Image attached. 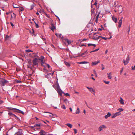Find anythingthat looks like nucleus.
<instances>
[{
	"mask_svg": "<svg viewBox=\"0 0 135 135\" xmlns=\"http://www.w3.org/2000/svg\"><path fill=\"white\" fill-rule=\"evenodd\" d=\"M121 114V113L119 112H116L112 115L111 118H114L118 116Z\"/></svg>",
	"mask_w": 135,
	"mask_h": 135,
	"instance_id": "obj_6",
	"label": "nucleus"
},
{
	"mask_svg": "<svg viewBox=\"0 0 135 135\" xmlns=\"http://www.w3.org/2000/svg\"><path fill=\"white\" fill-rule=\"evenodd\" d=\"M106 128V127L104 125H101L99 128V131L100 132L103 129Z\"/></svg>",
	"mask_w": 135,
	"mask_h": 135,
	"instance_id": "obj_7",
	"label": "nucleus"
},
{
	"mask_svg": "<svg viewBox=\"0 0 135 135\" xmlns=\"http://www.w3.org/2000/svg\"><path fill=\"white\" fill-rule=\"evenodd\" d=\"M14 135H23L21 131H19L15 133Z\"/></svg>",
	"mask_w": 135,
	"mask_h": 135,
	"instance_id": "obj_11",
	"label": "nucleus"
},
{
	"mask_svg": "<svg viewBox=\"0 0 135 135\" xmlns=\"http://www.w3.org/2000/svg\"><path fill=\"white\" fill-rule=\"evenodd\" d=\"M123 68H122V69L121 70H120V74H121L122 73V72L123 71Z\"/></svg>",
	"mask_w": 135,
	"mask_h": 135,
	"instance_id": "obj_52",
	"label": "nucleus"
},
{
	"mask_svg": "<svg viewBox=\"0 0 135 135\" xmlns=\"http://www.w3.org/2000/svg\"><path fill=\"white\" fill-rule=\"evenodd\" d=\"M64 102L66 104L68 103H69V102L68 100L67 99H65L64 100Z\"/></svg>",
	"mask_w": 135,
	"mask_h": 135,
	"instance_id": "obj_34",
	"label": "nucleus"
},
{
	"mask_svg": "<svg viewBox=\"0 0 135 135\" xmlns=\"http://www.w3.org/2000/svg\"><path fill=\"white\" fill-rule=\"evenodd\" d=\"M107 74L108 75V77L109 79H112V77L111 76V73L110 72L109 73H107Z\"/></svg>",
	"mask_w": 135,
	"mask_h": 135,
	"instance_id": "obj_17",
	"label": "nucleus"
},
{
	"mask_svg": "<svg viewBox=\"0 0 135 135\" xmlns=\"http://www.w3.org/2000/svg\"><path fill=\"white\" fill-rule=\"evenodd\" d=\"M111 115V114L110 112H108L107 115L105 116V118L107 119Z\"/></svg>",
	"mask_w": 135,
	"mask_h": 135,
	"instance_id": "obj_16",
	"label": "nucleus"
},
{
	"mask_svg": "<svg viewBox=\"0 0 135 135\" xmlns=\"http://www.w3.org/2000/svg\"><path fill=\"white\" fill-rule=\"evenodd\" d=\"M86 40V39L85 38H84V39H83V41H85Z\"/></svg>",
	"mask_w": 135,
	"mask_h": 135,
	"instance_id": "obj_63",
	"label": "nucleus"
},
{
	"mask_svg": "<svg viewBox=\"0 0 135 135\" xmlns=\"http://www.w3.org/2000/svg\"><path fill=\"white\" fill-rule=\"evenodd\" d=\"M103 81L105 83V84H109L110 83L109 81H107L105 80H104Z\"/></svg>",
	"mask_w": 135,
	"mask_h": 135,
	"instance_id": "obj_40",
	"label": "nucleus"
},
{
	"mask_svg": "<svg viewBox=\"0 0 135 135\" xmlns=\"http://www.w3.org/2000/svg\"><path fill=\"white\" fill-rule=\"evenodd\" d=\"M8 115H9L11 116L12 117H17L15 115L13 114L12 112H9L8 113Z\"/></svg>",
	"mask_w": 135,
	"mask_h": 135,
	"instance_id": "obj_18",
	"label": "nucleus"
},
{
	"mask_svg": "<svg viewBox=\"0 0 135 135\" xmlns=\"http://www.w3.org/2000/svg\"><path fill=\"white\" fill-rule=\"evenodd\" d=\"M16 15L14 13H13L11 14V20H14L16 18Z\"/></svg>",
	"mask_w": 135,
	"mask_h": 135,
	"instance_id": "obj_9",
	"label": "nucleus"
},
{
	"mask_svg": "<svg viewBox=\"0 0 135 135\" xmlns=\"http://www.w3.org/2000/svg\"><path fill=\"white\" fill-rule=\"evenodd\" d=\"M88 63V62L87 61H82L81 62H77V63L79 64H86Z\"/></svg>",
	"mask_w": 135,
	"mask_h": 135,
	"instance_id": "obj_19",
	"label": "nucleus"
},
{
	"mask_svg": "<svg viewBox=\"0 0 135 135\" xmlns=\"http://www.w3.org/2000/svg\"><path fill=\"white\" fill-rule=\"evenodd\" d=\"M10 24H11V25L12 26V27H13L14 26V24L11 22H10Z\"/></svg>",
	"mask_w": 135,
	"mask_h": 135,
	"instance_id": "obj_54",
	"label": "nucleus"
},
{
	"mask_svg": "<svg viewBox=\"0 0 135 135\" xmlns=\"http://www.w3.org/2000/svg\"><path fill=\"white\" fill-rule=\"evenodd\" d=\"M56 29V27L53 25H52L50 28V29L52 31H53V30Z\"/></svg>",
	"mask_w": 135,
	"mask_h": 135,
	"instance_id": "obj_31",
	"label": "nucleus"
},
{
	"mask_svg": "<svg viewBox=\"0 0 135 135\" xmlns=\"http://www.w3.org/2000/svg\"><path fill=\"white\" fill-rule=\"evenodd\" d=\"M40 126V124H36L34 126V127H37V128L38 129L40 128L39 127Z\"/></svg>",
	"mask_w": 135,
	"mask_h": 135,
	"instance_id": "obj_28",
	"label": "nucleus"
},
{
	"mask_svg": "<svg viewBox=\"0 0 135 135\" xmlns=\"http://www.w3.org/2000/svg\"><path fill=\"white\" fill-rule=\"evenodd\" d=\"M54 74V73L52 72L51 73H47V75H46L45 76L46 78H49V75H51V76H52Z\"/></svg>",
	"mask_w": 135,
	"mask_h": 135,
	"instance_id": "obj_14",
	"label": "nucleus"
},
{
	"mask_svg": "<svg viewBox=\"0 0 135 135\" xmlns=\"http://www.w3.org/2000/svg\"><path fill=\"white\" fill-rule=\"evenodd\" d=\"M83 112H84V113L85 114H86V111H85V110H84Z\"/></svg>",
	"mask_w": 135,
	"mask_h": 135,
	"instance_id": "obj_61",
	"label": "nucleus"
},
{
	"mask_svg": "<svg viewBox=\"0 0 135 135\" xmlns=\"http://www.w3.org/2000/svg\"><path fill=\"white\" fill-rule=\"evenodd\" d=\"M122 20H120L118 22V27H119L120 28L121 27V26L122 24Z\"/></svg>",
	"mask_w": 135,
	"mask_h": 135,
	"instance_id": "obj_20",
	"label": "nucleus"
},
{
	"mask_svg": "<svg viewBox=\"0 0 135 135\" xmlns=\"http://www.w3.org/2000/svg\"><path fill=\"white\" fill-rule=\"evenodd\" d=\"M91 78L94 80H95V79L93 77H91Z\"/></svg>",
	"mask_w": 135,
	"mask_h": 135,
	"instance_id": "obj_62",
	"label": "nucleus"
},
{
	"mask_svg": "<svg viewBox=\"0 0 135 135\" xmlns=\"http://www.w3.org/2000/svg\"><path fill=\"white\" fill-rule=\"evenodd\" d=\"M117 110L120 112L123 111L124 109L123 108H119L117 109Z\"/></svg>",
	"mask_w": 135,
	"mask_h": 135,
	"instance_id": "obj_35",
	"label": "nucleus"
},
{
	"mask_svg": "<svg viewBox=\"0 0 135 135\" xmlns=\"http://www.w3.org/2000/svg\"><path fill=\"white\" fill-rule=\"evenodd\" d=\"M88 46H93L94 47H95L96 46V45L93 44H88Z\"/></svg>",
	"mask_w": 135,
	"mask_h": 135,
	"instance_id": "obj_29",
	"label": "nucleus"
},
{
	"mask_svg": "<svg viewBox=\"0 0 135 135\" xmlns=\"http://www.w3.org/2000/svg\"><path fill=\"white\" fill-rule=\"evenodd\" d=\"M9 37V36L8 35H6V36L5 37V40H8V38Z\"/></svg>",
	"mask_w": 135,
	"mask_h": 135,
	"instance_id": "obj_41",
	"label": "nucleus"
},
{
	"mask_svg": "<svg viewBox=\"0 0 135 135\" xmlns=\"http://www.w3.org/2000/svg\"><path fill=\"white\" fill-rule=\"evenodd\" d=\"M36 14L37 15H38L39 14V13L38 12L36 13Z\"/></svg>",
	"mask_w": 135,
	"mask_h": 135,
	"instance_id": "obj_64",
	"label": "nucleus"
},
{
	"mask_svg": "<svg viewBox=\"0 0 135 135\" xmlns=\"http://www.w3.org/2000/svg\"><path fill=\"white\" fill-rule=\"evenodd\" d=\"M56 89L58 92L60 96H62V93H63L64 92L60 89L59 84L57 85Z\"/></svg>",
	"mask_w": 135,
	"mask_h": 135,
	"instance_id": "obj_4",
	"label": "nucleus"
},
{
	"mask_svg": "<svg viewBox=\"0 0 135 135\" xmlns=\"http://www.w3.org/2000/svg\"><path fill=\"white\" fill-rule=\"evenodd\" d=\"M111 38H112V36H111L110 37H109V38H106V37H102V39H104L105 40H106L108 39H110Z\"/></svg>",
	"mask_w": 135,
	"mask_h": 135,
	"instance_id": "obj_33",
	"label": "nucleus"
},
{
	"mask_svg": "<svg viewBox=\"0 0 135 135\" xmlns=\"http://www.w3.org/2000/svg\"><path fill=\"white\" fill-rule=\"evenodd\" d=\"M61 108L64 109H65L66 108V107L64 105H62L61 106Z\"/></svg>",
	"mask_w": 135,
	"mask_h": 135,
	"instance_id": "obj_45",
	"label": "nucleus"
},
{
	"mask_svg": "<svg viewBox=\"0 0 135 135\" xmlns=\"http://www.w3.org/2000/svg\"><path fill=\"white\" fill-rule=\"evenodd\" d=\"M120 99L119 101V102H120V103L121 104H122L123 105L124 104V100L121 97H120Z\"/></svg>",
	"mask_w": 135,
	"mask_h": 135,
	"instance_id": "obj_15",
	"label": "nucleus"
},
{
	"mask_svg": "<svg viewBox=\"0 0 135 135\" xmlns=\"http://www.w3.org/2000/svg\"><path fill=\"white\" fill-rule=\"evenodd\" d=\"M63 93L66 96H70V95L68 93H65L64 92Z\"/></svg>",
	"mask_w": 135,
	"mask_h": 135,
	"instance_id": "obj_39",
	"label": "nucleus"
},
{
	"mask_svg": "<svg viewBox=\"0 0 135 135\" xmlns=\"http://www.w3.org/2000/svg\"><path fill=\"white\" fill-rule=\"evenodd\" d=\"M132 70H135V65L134 66H132Z\"/></svg>",
	"mask_w": 135,
	"mask_h": 135,
	"instance_id": "obj_43",
	"label": "nucleus"
},
{
	"mask_svg": "<svg viewBox=\"0 0 135 135\" xmlns=\"http://www.w3.org/2000/svg\"><path fill=\"white\" fill-rule=\"evenodd\" d=\"M86 87L91 93L93 92L94 93L95 92V90L92 88H89L88 86H86Z\"/></svg>",
	"mask_w": 135,
	"mask_h": 135,
	"instance_id": "obj_10",
	"label": "nucleus"
},
{
	"mask_svg": "<svg viewBox=\"0 0 135 135\" xmlns=\"http://www.w3.org/2000/svg\"><path fill=\"white\" fill-rule=\"evenodd\" d=\"M13 6L14 8H18L20 6H19L14 3L13 4Z\"/></svg>",
	"mask_w": 135,
	"mask_h": 135,
	"instance_id": "obj_23",
	"label": "nucleus"
},
{
	"mask_svg": "<svg viewBox=\"0 0 135 135\" xmlns=\"http://www.w3.org/2000/svg\"><path fill=\"white\" fill-rule=\"evenodd\" d=\"M41 60V65L42 66H44L45 68L47 67L49 69V70L50 71L52 70V69L50 67L49 65L48 64H46V63L43 62V60H41V59H38L37 58L34 59L32 61L33 65V67L34 68H36L38 66V64L37 63V60Z\"/></svg>",
	"mask_w": 135,
	"mask_h": 135,
	"instance_id": "obj_1",
	"label": "nucleus"
},
{
	"mask_svg": "<svg viewBox=\"0 0 135 135\" xmlns=\"http://www.w3.org/2000/svg\"><path fill=\"white\" fill-rule=\"evenodd\" d=\"M94 74H96V71H95V70H94Z\"/></svg>",
	"mask_w": 135,
	"mask_h": 135,
	"instance_id": "obj_59",
	"label": "nucleus"
},
{
	"mask_svg": "<svg viewBox=\"0 0 135 135\" xmlns=\"http://www.w3.org/2000/svg\"><path fill=\"white\" fill-rule=\"evenodd\" d=\"M130 60V58L129 57V55H128L126 58V60H125L123 59V62L124 63V65H126L129 63Z\"/></svg>",
	"mask_w": 135,
	"mask_h": 135,
	"instance_id": "obj_5",
	"label": "nucleus"
},
{
	"mask_svg": "<svg viewBox=\"0 0 135 135\" xmlns=\"http://www.w3.org/2000/svg\"><path fill=\"white\" fill-rule=\"evenodd\" d=\"M46 16L48 18H50V16L48 15H47L46 14Z\"/></svg>",
	"mask_w": 135,
	"mask_h": 135,
	"instance_id": "obj_58",
	"label": "nucleus"
},
{
	"mask_svg": "<svg viewBox=\"0 0 135 135\" xmlns=\"http://www.w3.org/2000/svg\"><path fill=\"white\" fill-rule=\"evenodd\" d=\"M85 53L84 52V53H82L81 54L80 56H83V55H85Z\"/></svg>",
	"mask_w": 135,
	"mask_h": 135,
	"instance_id": "obj_50",
	"label": "nucleus"
},
{
	"mask_svg": "<svg viewBox=\"0 0 135 135\" xmlns=\"http://www.w3.org/2000/svg\"><path fill=\"white\" fill-rule=\"evenodd\" d=\"M34 7V5L33 4L31 6V10Z\"/></svg>",
	"mask_w": 135,
	"mask_h": 135,
	"instance_id": "obj_47",
	"label": "nucleus"
},
{
	"mask_svg": "<svg viewBox=\"0 0 135 135\" xmlns=\"http://www.w3.org/2000/svg\"><path fill=\"white\" fill-rule=\"evenodd\" d=\"M64 63L67 66L69 67L70 66V65L69 62L66 61H64Z\"/></svg>",
	"mask_w": 135,
	"mask_h": 135,
	"instance_id": "obj_26",
	"label": "nucleus"
},
{
	"mask_svg": "<svg viewBox=\"0 0 135 135\" xmlns=\"http://www.w3.org/2000/svg\"><path fill=\"white\" fill-rule=\"evenodd\" d=\"M26 52H32V51L31 50H29V49L27 50H26Z\"/></svg>",
	"mask_w": 135,
	"mask_h": 135,
	"instance_id": "obj_42",
	"label": "nucleus"
},
{
	"mask_svg": "<svg viewBox=\"0 0 135 135\" xmlns=\"http://www.w3.org/2000/svg\"><path fill=\"white\" fill-rule=\"evenodd\" d=\"M40 135H45V132L44 131L41 130L40 132Z\"/></svg>",
	"mask_w": 135,
	"mask_h": 135,
	"instance_id": "obj_21",
	"label": "nucleus"
},
{
	"mask_svg": "<svg viewBox=\"0 0 135 135\" xmlns=\"http://www.w3.org/2000/svg\"><path fill=\"white\" fill-rule=\"evenodd\" d=\"M102 36H98V37H97V38H98V40L99 38H100V37H101L102 38Z\"/></svg>",
	"mask_w": 135,
	"mask_h": 135,
	"instance_id": "obj_60",
	"label": "nucleus"
},
{
	"mask_svg": "<svg viewBox=\"0 0 135 135\" xmlns=\"http://www.w3.org/2000/svg\"><path fill=\"white\" fill-rule=\"evenodd\" d=\"M9 109L10 110H12L14 112H17L20 113H21L23 114H24V112H23L19 110L18 109H17L15 108H9Z\"/></svg>",
	"mask_w": 135,
	"mask_h": 135,
	"instance_id": "obj_2",
	"label": "nucleus"
},
{
	"mask_svg": "<svg viewBox=\"0 0 135 135\" xmlns=\"http://www.w3.org/2000/svg\"><path fill=\"white\" fill-rule=\"evenodd\" d=\"M59 37L61 38H63V36H62L61 34H59Z\"/></svg>",
	"mask_w": 135,
	"mask_h": 135,
	"instance_id": "obj_46",
	"label": "nucleus"
},
{
	"mask_svg": "<svg viewBox=\"0 0 135 135\" xmlns=\"http://www.w3.org/2000/svg\"><path fill=\"white\" fill-rule=\"evenodd\" d=\"M55 35L57 36V37H59V34L57 33H55Z\"/></svg>",
	"mask_w": 135,
	"mask_h": 135,
	"instance_id": "obj_53",
	"label": "nucleus"
},
{
	"mask_svg": "<svg viewBox=\"0 0 135 135\" xmlns=\"http://www.w3.org/2000/svg\"><path fill=\"white\" fill-rule=\"evenodd\" d=\"M69 109L70 111H71V112L72 111V109L71 108H70V107L69 108Z\"/></svg>",
	"mask_w": 135,
	"mask_h": 135,
	"instance_id": "obj_55",
	"label": "nucleus"
},
{
	"mask_svg": "<svg viewBox=\"0 0 135 135\" xmlns=\"http://www.w3.org/2000/svg\"><path fill=\"white\" fill-rule=\"evenodd\" d=\"M65 40L67 42L69 45L71 43V42L67 38H65Z\"/></svg>",
	"mask_w": 135,
	"mask_h": 135,
	"instance_id": "obj_25",
	"label": "nucleus"
},
{
	"mask_svg": "<svg viewBox=\"0 0 135 135\" xmlns=\"http://www.w3.org/2000/svg\"><path fill=\"white\" fill-rule=\"evenodd\" d=\"M66 125L70 128H71L72 127V125L70 123H67Z\"/></svg>",
	"mask_w": 135,
	"mask_h": 135,
	"instance_id": "obj_32",
	"label": "nucleus"
},
{
	"mask_svg": "<svg viewBox=\"0 0 135 135\" xmlns=\"http://www.w3.org/2000/svg\"><path fill=\"white\" fill-rule=\"evenodd\" d=\"M17 82L18 83H21V81H20V80H17Z\"/></svg>",
	"mask_w": 135,
	"mask_h": 135,
	"instance_id": "obj_56",
	"label": "nucleus"
},
{
	"mask_svg": "<svg viewBox=\"0 0 135 135\" xmlns=\"http://www.w3.org/2000/svg\"><path fill=\"white\" fill-rule=\"evenodd\" d=\"M118 10L119 12H120V13H121L123 11V8L121 6H119L118 7Z\"/></svg>",
	"mask_w": 135,
	"mask_h": 135,
	"instance_id": "obj_12",
	"label": "nucleus"
},
{
	"mask_svg": "<svg viewBox=\"0 0 135 135\" xmlns=\"http://www.w3.org/2000/svg\"><path fill=\"white\" fill-rule=\"evenodd\" d=\"M24 10V9L22 7H21L19 9V11H23Z\"/></svg>",
	"mask_w": 135,
	"mask_h": 135,
	"instance_id": "obj_37",
	"label": "nucleus"
},
{
	"mask_svg": "<svg viewBox=\"0 0 135 135\" xmlns=\"http://www.w3.org/2000/svg\"><path fill=\"white\" fill-rule=\"evenodd\" d=\"M108 52V50H106L105 51V54H107Z\"/></svg>",
	"mask_w": 135,
	"mask_h": 135,
	"instance_id": "obj_57",
	"label": "nucleus"
},
{
	"mask_svg": "<svg viewBox=\"0 0 135 135\" xmlns=\"http://www.w3.org/2000/svg\"><path fill=\"white\" fill-rule=\"evenodd\" d=\"M113 20L115 23H116L117 22V18L114 17H112Z\"/></svg>",
	"mask_w": 135,
	"mask_h": 135,
	"instance_id": "obj_24",
	"label": "nucleus"
},
{
	"mask_svg": "<svg viewBox=\"0 0 135 135\" xmlns=\"http://www.w3.org/2000/svg\"><path fill=\"white\" fill-rule=\"evenodd\" d=\"M99 50V48L98 49H95L93 51H91V52H90V53H91L92 52H95V51H98Z\"/></svg>",
	"mask_w": 135,
	"mask_h": 135,
	"instance_id": "obj_36",
	"label": "nucleus"
},
{
	"mask_svg": "<svg viewBox=\"0 0 135 135\" xmlns=\"http://www.w3.org/2000/svg\"><path fill=\"white\" fill-rule=\"evenodd\" d=\"M100 13V12H99L98 13V14L97 15V16L96 17V18H95V22H98V17H99V15Z\"/></svg>",
	"mask_w": 135,
	"mask_h": 135,
	"instance_id": "obj_22",
	"label": "nucleus"
},
{
	"mask_svg": "<svg viewBox=\"0 0 135 135\" xmlns=\"http://www.w3.org/2000/svg\"><path fill=\"white\" fill-rule=\"evenodd\" d=\"M41 37L43 40H46L44 36H41Z\"/></svg>",
	"mask_w": 135,
	"mask_h": 135,
	"instance_id": "obj_38",
	"label": "nucleus"
},
{
	"mask_svg": "<svg viewBox=\"0 0 135 135\" xmlns=\"http://www.w3.org/2000/svg\"><path fill=\"white\" fill-rule=\"evenodd\" d=\"M32 65V62L30 60H29L28 61V64H27V66L28 68L32 69L31 65Z\"/></svg>",
	"mask_w": 135,
	"mask_h": 135,
	"instance_id": "obj_8",
	"label": "nucleus"
},
{
	"mask_svg": "<svg viewBox=\"0 0 135 135\" xmlns=\"http://www.w3.org/2000/svg\"><path fill=\"white\" fill-rule=\"evenodd\" d=\"M100 62V61L99 60H98L97 61H95L91 63V65L92 66H94L95 65L99 63Z\"/></svg>",
	"mask_w": 135,
	"mask_h": 135,
	"instance_id": "obj_13",
	"label": "nucleus"
},
{
	"mask_svg": "<svg viewBox=\"0 0 135 135\" xmlns=\"http://www.w3.org/2000/svg\"><path fill=\"white\" fill-rule=\"evenodd\" d=\"M93 39L95 40H98V38H97V37H93Z\"/></svg>",
	"mask_w": 135,
	"mask_h": 135,
	"instance_id": "obj_48",
	"label": "nucleus"
},
{
	"mask_svg": "<svg viewBox=\"0 0 135 135\" xmlns=\"http://www.w3.org/2000/svg\"><path fill=\"white\" fill-rule=\"evenodd\" d=\"M80 112L79 109V108H77V110L76 111V114H78Z\"/></svg>",
	"mask_w": 135,
	"mask_h": 135,
	"instance_id": "obj_30",
	"label": "nucleus"
},
{
	"mask_svg": "<svg viewBox=\"0 0 135 135\" xmlns=\"http://www.w3.org/2000/svg\"><path fill=\"white\" fill-rule=\"evenodd\" d=\"M36 28H38V24L37 23L36 24Z\"/></svg>",
	"mask_w": 135,
	"mask_h": 135,
	"instance_id": "obj_51",
	"label": "nucleus"
},
{
	"mask_svg": "<svg viewBox=\"0 0 135 135\" xmlns=\"http://www.w3.org/2000/svg\"><path fill=\"white\" fill-rule=\"evenodd\" d=\"M8 83V81L4 79L0 80V84L2 86H4Z\"/></svg>",
	"mask_w": 135,
	"mask_h": 135,
	"instance_id": "obj_3",
	"label": "nucleus"
},
{
	"mask_svg": "<svg viewBox=\"0 0 135 135\" xmlns=\"http://www.w3.org/2000/svg\"><path fill=\"white\" fill-rule=\"evenodd\" d=\"M95 9V8L92 9H91V14L92 15H93L94 13H95V11H94V10Z\"/></svg>",
	"mask_w": 135,
	"mask_h": 135,
	"instance_id": "obj_27",
	"label": "nucleus"
},
{
	"mask_svg": "<svg viewBox=\"0 0 135 135\" xmlns=\"http://www.w3.org/2000/svg\"><path fill=\"white\" fill-rule=\"evenodd\" d=\"M101 66H102V70H103L104 69V65L103 64H102Z\"/></svg>",
	"mask_w": 135,
	"mask_h": 135,
	"instance_id": "obj_44",
	"label": "nucleus"
},
{
	"mask_svg": "<svg viewBox=\"0 0 135 135\" xmlns=\"http://www.w3.org/2000/svg\"><path fill=\"white\" fill-rule=\"evenodd\" d=\"M74 132L75 134H76L77 133V130L76 129H74Z\"/></svg>",
	"mask_w": 135,
	"mask_h": 135,
	"instance_id": "obj_49",
	"label": "nucleus"
}]
</instances>
